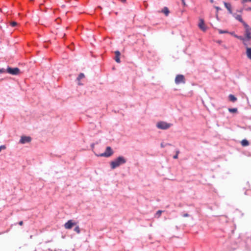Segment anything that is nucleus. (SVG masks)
Listing matches in <instances>:
<instances>
[{
    "mask_svg": "<svg viewBox=\"0 0 251 251\" xmlns=\"http://www.w3.org/2000/svg\"><path fill=\"white\" fill-rule=\"evenodd\" d=\"M85 77V75H84V74L83 73H80L79 75L78 76V77H77V80L78 81V84L79 85H82V84H81L80 82V81L81 79Z\"/></svg>",
    "mask_w": 251,
    "mask_h": 251,
    "instance_id": "f8f14e48",
    "label": "nucleus"
},
{
    "mask_svg": "<svg viewBox=\"0 0 251 251\" xmlns=\"http://www.w3.org/2000/svg\"><path fill=\"white\" fill-rule=\"evenodd\" d=\"M6 71L4 69H0V74L5 72Z\"/></svg>",
    "mask_w": 251,
    "mask_h": 251,
    "instance_id": "a878e982",
    "label": "nucleus"
},
{
    "mask_svg": "<svg viewBox=\"0 0 251 251\" xmlns=\"http://www.w3.org/2000/svg\"><path fill=\"white\" fill-rule=\"evenodd\" d=\"M246 54L248 58L251 60V48L246 47Z\"/></svg>",
    "mask_w": 251,
    "mask_h": 251,
    "instance_id": "ddd939ff",
    "label": "nucleus"
},
{
    "mask_svg": "<svg viewBox=\"0 0 251 251\" xmlns=\"http://www.w3.org/2000/svg\"><path fill=\"white\" fill-rule=\"evenodd\" d=\"M6 72L12 75H17L20 73L19 69L17 67L14 68L8 67L6 70Z\"/></svg>",
    "mask_w": 251,
    "mask_h": 251,
    "instance_id": "7ed1b4c3",
    "label": "nucleus"
},
{
    "mask_svg": "<svg viewBox=\"0 0 251 251\" xmlns=\"http://www.w3.org/2000/svg\"><path fill=\"white\" fill-rule=\"evenodd\" d=\"M179 153V151H176V154L173 156V158L174 159H177L178 158V155Z\"/></svg>",
    "mask_w": 251,
    "mask_h": 251,
    "instance_id": "4be33fe9",
    "label": "nucleus"
},
{
    "mask_svg": "<svg viewBox=\"0 0 251 251\" xmlns=\"http://www.w3.org/2000/svg\"><path fill=\"white\" fill-rule=\"evenodd\" d=\"M31 138L27 136H22L20 140V142L22 144H25V143H28L30 142Z\"/></svg>",
    "mask_w": 251,
    "mask_h": 251,
    "instance_id": "6e6552de",
    "label": "nucleus"
},
{
    "mask_svg": "<svg viewBox=\"0 0 251 251\" xmlns=\"http://www.w3.org/2000/svg\"><path fill=\"white\" fill-rule=\"evenodd\" d=\"M74 230L77 232V233H79L80 231V228L79 227V226H76L74 229Z\"/></svg>",
    "mask_w": 251,
    "mask_h": 251,
    "instance_id": "412c9836",
    "label": "nucleus"
},
{
    "mask_svg": "<svg viewBox=\"0 0 251 251\" xmlns=\"http://www.w3.org/2000/svg\"><path fill=\"white\" fill-rule=\"evenodd\" d=\"M218 31H219V33H220V34L226 33L228 32L227 31H223V30H222L221 29H219Z\"/></svg>",
    "mask_w": 251,
    "mask_h": 251,
    "instance_id": "b1692460",
    "label": "nucleus"
},
{
    "mask_svg": "<svg viewBox=\"0 0 251 251\" xmlns=\"http://www.w3.org/2000/svg\"><path fill=\"white\" fill-rule=\"evenodd\" d=\"M241 143L242 146L243 147L248 146L249 145V141L246 139H244L242 140Z\"/></svg>",
    "mask_w": 251,
    "mask_h": 251,
    "instance_id": "f3484780",
    "label": "nucleus"
},
{
    "mask_svg": "<svg viewBox=\"0 0 251 251\" xmlns=\"http://www.w3.org/2000/svg\"><path fill=\"white\" fill-rule=\"evenodd\" d=\"M161 147L162 148H164V147H165V146L163 145V143H161Z\"/></svg>",
    "mask_w": 251,
    "mask_h": 251,
    "instance_id": "473e14b6",
    "label": "nucleus"
},
{
    "mask_svg": "<svg viewBox=\"0 0 251 251\" xmlns=\"http://www.w3.org/2000/svg\"><path fill=\"white\" fill-rule=\"evenodd\" d=\"M237 38L239 39V40H242V41L245 40V38H244L242 36H239V37H237Z\"/></svg>",
    "mask_w": 251,
    "mask_h": 251,
    "instance_id": "393cba45",
    "label": "nucleus"
},
{
    "mask_svg": "<svg viewBox=\"0 0 251 251\" xmlns=\"http://www.w3.org/2000/svg\"><path fill=\"white\" fill-rule=\"evenodd\" d=\"M250 40V39H247V38H245V40H244L243 41V43L244 45L245 46H246L247 47H247V46H248V43H248V42H249Z\"/></svg>",
    "mask_w": 251,
    "mask_h": 251,
    "instance_id": "a211bd4d",
    "label": "nucleus"
},
{
    "mask_svg": "<svg viewBox=\"0 0 251 251\" xmlns=\"http://www.w3.org/2000/svg\"><path fill=\"white\" fill-rule=\"evenodd\" d=\"M235 19L240 22L241 23L243 24V25H244V24H246L242 19V17L240 15H237L235 17Z\"/></svg>",
    "mask_w": 251,
    "mask_h": 251,
    "instance_id": "2eb2a0df",
    "label": "nucleus"
},
{
    "mask_svg": "<svg viewBox=\"0 0 251 251\" xmlns=\"http://www.w3.org/2000/svg\"><path fill=\"white\" fill-rule=\"evenodd\" d=\"M13 27L16 26V25H17V23L16 22H12L10 24Z\"/></svg>",
    "mask_w": 251,
    "mask_h": 251,
    "instance_id": "5701e85b",
    "label": "nucleus"
},
{
    "mask_svg": "<svg viewBox=\"0 0 251 251\" xmlns=\"http://www.w3.org/2000/svg\"><path fill=\"white\" fill-rule=\"evenodd\" d=\"M126 162L125 158L122 156H119L116 159L112 161L110 164V167L112 169H114L120 165L124 164Z\"/></svg>",
    "mask_w": 251,
    "mask_h": 251,
    "instance_id": "f257e3e1",
    "label": "nucleus"
},
{
    "mask_svg": "<svg viewBox=\"0 0 251 251\" xmlns=\"http://www.w3.org/2000/svg\"><path fill=\"white\" fill-rule=\"evenodd\" d=\"M162 212L163 211L162 210H158V211H157L156 213V217L157 218H159L160 216V215H161Z\"/></svg>",
    "mask_w": 251,
    "mask_h": 251,
    "instance_id": "aec40b11",
    "label": "nucleus"
},
{
    "mask_svg": "<svg viewBox=\"0 0 251 251\" xmlns=\"http://www.w3.org/2000/svg\"><path fill=\"white\" fill-rule=\"evenodd\" d=\"M161 12L163 13L166 16H167L170 13V11L167 7H164Z\"/></svg>",
    "mask_w": 251,
    "mask_h": 251,
    "instance_id": "4468645a",
    "label": "nucleus"
},
{
    "mask_svg": "<svg viewBox=\"0 0 251 251\" xmlns=\"http://www.w3.org/2000/svg\"><path fill=\"white\" fill-rule=\"evenodd\" d=\"M215 8L217 10V12L221 9L218 6H215Z\"/></svg>",
    "mask_w": 251,
    "mask_h": 251,
    "instance_id": "cd10ccee",
    "label": "nucleus"
},
{
    "mask_svg": "<svg viewBox=\"0 0 251 251\" xmlns=\"http://www.w3.org/2000/svg\"><path fill=\"white\" fill-rule=\"evenodd\" d=\"M76 224L75 223L73 222V220H70L65 224L64 227L66 229H71L73 226H76Z\"/></svg>",
    "mask_w": 251,
    "mask_h": 251,
    "instance_id": "0eeeda50",
    "label": "nucleus"
},
{
    "mask_svg": "<svg viewBox=\"0 0 251 251\" xmlns=\"http://www.w3.org/2000/svg\"><path fill=\"white\" fill-rule=\"evenodd\" d=\"M115 56L114 57V59L117 63H120V56L121 55V53L119 51H116L115 52Z\"/></svg>",
    "mask_w": 251,
    "mask_h": 251,
    "instance_id": "9d476101",
    "label": "nucleus"
},
{
    "mask_svg": "<svg viewBox=\"0 0 251 251\" xmlns=\"http://www.w3.org/2000/svg\"><path fill=\"white\" fill-rule=\"evenodd\" d=\"M19 225L20 226H23V221H20V222H19Z\"/></svg>",
    "mask_w": 251,
    "mask_h": 251,
    "instance_id": "c756f323",
    "label": "nucleus"
},
{
    "mask_svg": "<svg viewBox=\"0 0 251 251\" xmlns=\"http://www.w3.org/2000/svg\"><path fill=\"white\" fill-rule=\"evenodd\" d=\"M113 154V151L110 147H107L104 152L99 155L100 156L109 157Z\"/></svg>",
    "mask_w": 251,
    "mask_h": 251,
    "instance_id": "20e7f679",
    "label": "nucleus"
},
{
    "mask_svg": "<svg viewBox=\"0 0 251 251\" xmlns=\"http://www.w3.org/2000/svg\"><path fill=\"white\" fill-rule=\"evenodd\" d=\"M245 10L247 11H251V7H247L245 9Z\"/></svg>",
    "mask_w": 251,
    "mask_h": 251,
    "instance_id": "bb28decb",
    "label": "nucleus"
},
{
    "mask_svg": "<svg viewBox=\"0 0 251 251\" xmlns=\"http://www.w3.org/2000/svg\"><path fill=\"white\" fill-rule=\"evenodd\" d=\"M171 124L167 123L165 122H159L157 124V127L161 129H167L172 126Z\"/></svg>",
    "mask_w": 251,
    "mask_h": 251,
    "instance_id": "f03ea898",
    "label": "nucleus"
},
{
    "mask_svg": "<svg viewBox=\"0 0 251 251\" xmlns=\"http://www.w3.org/2000/svg\"><path fill=\"white\" fill-rule=\"evenodd\" d=\"M175 83L176 84H178L180 83H185V79L184 76L182 75H178L176 76L175 78Z\"/></svg>",
    "mask_w": 251,
    "mask_h": 251,
    "instance_id": "39448f33",
    "label": "nucleus"
},
{
    "mask_svg": "<svg viewBox=\"0 0 251 251\" xmlns=\"http://www.w3.org/2000/svg\"><path fill=\"white\" fill-rule=\"evenodd\" d=\"M244 27L246 28V38L251 40V28L247 24H244Z\"/></svg>",
    "mask_w": 251,
    "mask_h": 251,
    "instance_id": "423d86ee",
    "label": "nucleus"
},
{
    "mask_svg": "<svg viewBox=\"0 0 251 251\" xmlns=\"http://www.w3.org/2000/svg\"><path fill=\"white\" fill-rule=\"evenodd\" d=\"M225 7L226 8L227 10L230 13H232L231 5L230 3L226 2H224Z\"/></svg>",
    "mask_w": 251,
    "mask_h": 251,
    "instance_id": "9b49d317",
    "label": "nucleus"
},
{
    "mask_svg": "<svg viewBox=\"0 0 251 251\" xmlns=\"http://www.w3.org/2000/svg\"><path fill=\"white\" fill-rule=\"evenodd\" d=\"M234 37H235L236 38H237V37H239V36H237V35H234Z\"/></svg>",
    "mask_w": 251,
    "mask_h": 251,
    "instance_id": "72a5a7b5",
    "label": "nucleus"
},
{
    "mask_svg": "<svg viewBox=\"0 0 251 251\" xmlns=\"http://www.w3.org/2000/svg\"><path fill=\"white\" fill-rule=\"evenodd\" d=\"M0 149H1V150L2 149H5V146H3H3H0Z\"/></svg>",
    "mask_w": 251,
    "mask_h": 251,
    "instance_id": "c85d7f7f",
    "label": "nucleus"
},
{
    "mask_svg": "<svg viewBox=\"0 0 251 251\" xmlns=\"http://www.w3.org/2000/svg\"><path fill=\"white\" fill-rule=\"evenodd\" d=\"M228 98H229V100L233 102H234L237 100V98L234 95H233L232 94L229 95L228 96Z\"/></svg>",
    "mask_w": 251,
    "mask_h": 251,
    "instance_id": "dca6fc26",
    "label": "nucleus"
},
{
    "mask_svg": "<svg viewBox=\"0 0 251 251\" xmlns=\"http://www.w3.org/2000/svg\"><path fill=\"white\" fill-rule=\"evenodd\" d=\"M244 2H251V0H243Z\"/></svg>",
    "mask_w": 251,
    "mask_h": 251,
    "instance_id": "2f4dec72",
    "label": "nucleus"
},
{
    "mask_svg": "<svg viewBox=\"0 0 251 251\" xmlns=\"http://www.w3.org/2000/svg\"><path fill=\"white\" fill-rule=\"evenodd\" d=\"M228 111L230 112H231V113H236L237 112V109L236 108H229L228 109Z\"/></svg>",
    "mask_w": 251,
    "mask_h": 251,
    "instance_id": "6ab92c4d",
    "label": "nucleus"
},
{
    "mask_svg": "<svg viewBox=\"0 0 251 251\" xmlns=\"http://www.w3.org/2000/svg\"><path fill=\"white\" fill-rule=\"evenodd\" d=\"M199 27L202 31H206V27L205 25L203 20H202V19H200V23L199 24Z\"/></svg>",
    "mask_w": 251,
    "mask_h": 251,
    "instance_id": "1a4fd4ad",
    "label": "nucleus"
},
{
    "mask_svg": "<svg viewBox=\"0 0 251 251\" xmlns=\"http://www.w3.org/2000/svg\"><path fill=\"white\" fill-rule=\"evenodd\" d=\"M211 2H213V0H211Z\"/></svg>",
    "mask_w": 251,
    "mask_h": 251,
    "instance_id": "f704fd0d",
    "label": "nucleus"
},
{
    "mask_svg": "<svg viewBox=\"0 0 251 251\" xmlns=\"http://www.w3.org/2000/svg\"><path fill=\"white\" fill-rule=\"evenodd\" d=\"M188 216H189V215L187 213H186L183 215V217H188Z\"/></svg>",
    "mask_w": 251,
    "mask_h": 251,
    "instance_id": "7c9ffc66",
    "label": "nucleus"
}]
</instances>
